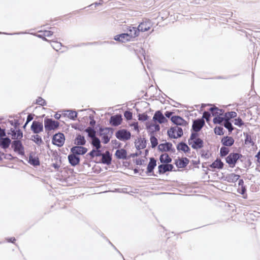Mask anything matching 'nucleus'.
<instances>
[{
  "label": "nucleus",
  "mask_w": 260,
  "mask_h": 260,
  "mask_svg": "<svg viewBox=\"0 0 260 260\" xmlns=\"http://www.w3.org/2000/svg\"><path fill=\"white\" fill-rule=\"evenodd\" d=\"M198 136L197 133H192L188 140L189 145L194 149H200L203 147V141L200 138H198Z\"/></svg>",
  "instance_id": "f257e3e1"
},
{
  "label": "nucleus",
  "mask_w": 260,
  "mask_h": 260,
  "mask_svg": "<svg viewBox=\"0 0 260 260\" xmlns=\"http://www.w3.org/2000/svg\"><path fill=\"white\" fill-rule=\"evenodd\" d=\"M59 126V122L51 118L44 119V127L46 131H51L57 129Z\"/></svg>",
  "instance_id": "f03ea898"
},
{
  "label": "nucleus",
  "mask_w": 260,
  "mask_h": 260,
  "mask_svg": "<svg viewBox=\"0 0 260 260\" xmlns=\"http://www.w3.org/2000/svg\"><path fill=\"white\" fill-rule=\"evenodd\" d=\"M242 156L241 154L238 153H231L225 158L226 162L230 167L234 168L237 160Z\"/></svg>",
  "instance_id": "7ed1b4c3"
},
{
  "label": "nucleus",
  "mask_w": 260,
  "mask_h": 260,
  "mask_svg": "<svg viewBox=\"0 0 260 260\" xmlns=\"http://www.w3.org/2000/svg\"><path fill=\"white\" fill-rule=\"evenodd\" d=\"M168 134L170 138L176 139L181 137L183 132L181 127L176 126L170 128L168 131Z\"/></svg>",
  "instance_id": "20e7f679"
},
{
  "label": "nucleus",
  "mask_w": 260,
  "mask_h": 260,
  "mask_svg": "<svg viewBox=\"0 0 260 260\" xmlns=\"http://www.w3.org/2000/svg\"><path fill=\"white\" fill-rule=\"evenodd\" d=\"M153 24L149 19H144L139 24L138 29L139 31L145 32L150 30L152 27Z\"/></svg>",
  "instance_id": "39448f33"
},
{
  "label": "nucleus",
  "mask_w": 260,
  "mask_h": 260,
  "mask_svg": "<svg viewBox=\"0 0 260 260\" xmlns=\"http://www.w3.org/2000/svg\"><path fill=\"white\" fill-rule=\"evenodd\" d=\"M100 136L104 144L108 143L111 137L110 128L108 127L100 128Z\"/></svg>",
  "instance_id": "423d86ee"
},
{
  "label": "nucleus",
  "mask_w": 260,
  "mask_h": 260,
  "mask_svg": "<svg viewBox=\"0 0 260 260\" xmlns=\"http://www.w3.org/2000/svg\"><path fill=\"white\" fill-rule=\"evenodd\" d=\"M116 138L121 141H126L131 138V133L125 129L118 131L115 134Z\"/></svg>",
  "instance_id": "0eeeda50"
},
{
  "label": "nucleus",
  "mask_w": 260,
  "mask_h": 260,
  "mask_svg": "<svg viewBox=\"0 0 260 260\" xmlns=\"http://www.w3.org/2000/svg\"><path fill=\"white\" fill-rule=\"evenodd\" d=\"M64 136L62 133H57L54 135L52 138V143L53 144L59 147L62 146L64 143Z\"/></svg>",
  "instance_id": "6e6552de"
},
{
  "label": "nucleus",
  "mask_w": 260,
  "mask_h": 260,
  "mask_svg": "<svg viewBox=\"0 0 260 260\" xmlns=\"http://www.w3.org/2000/svg\"><path fill=\"white\" fill-rule=\"evenodd\" d=\"M153 120L155 123L159 124L165 123L168 122V120L164 116L160 111H156L153 117Z\"/></svg>",
  "instance_id": "1a4fd4ad"
},
{
  "label": "nucleus",
  "mask_w": 260,
  "mask_h": 260,
  "mask_svg": "<svg viewBox=\"0 0 260 260\" xmlns=\"http://www.w3.org/2000/svg\"><path fill=\"white\" fill-rule=\"evenodd\" d=\"M12 147L14 151L17 152L20 155L24 154V147L22 143L19 140L14 141L12 143Z\"/></svg>",
  "instance_id": "9d476101"
},
{
  "label": "nucleus",
  "mask_w": 260,
  "mask_h": 260,
  "mask_svg": "<svg viewBox=\"0 0 260 260\" xmlns=\"http://www.w3.org/2000/svg\"><path fill=\"white\" fill-rule=\"evenodd\" d=\"M129 38L132 40L135 38L138 37L139 35V31L138 27L129 26L127 27V32Z\"/></svg>",
  "instance_id": "9b49d317"
},
{
  "label": "nucleus",
  "mask_w": 260,
  "mask_h": 260,
  "mask_svg": "<svg viewBox=\"0 0 260 260\" xmlns=\"http://www.w3.org/2000/svg\"><path fill=\"white\" fill-rule=\"evenodd\" d=\"M171 120L172 122L177 125L186 126L188 124L186 121L179 116H173L171 117Z\"/></svg>",
  "instance_id": "f8f14e48"
},
{
  "label": "nucleus",
  "mask_w": 260,
  "mask_h": 260,
  "mask_svg": "<svg viewBox=\"0 0 260 260\" xmlns=\"http://www.w3.org/2000/svg\"><path fill=\"white\" fill-rule=\"evenodd\" d=\"M87 151V149L85 147L76 146L73 147L71 149V152L75 155H83Z\"/></svg>",
  "instance_id": "ddd939ff"
},
{
  "label": "nucleus",
  "mask_w": 260,
  "mask_h": 260,
  "mask_svg": "<svg viewBox=\"0 0 260 260\" xmlns=\"http://www.w3.org/2000/svg\"><path fill=\"white\" fill-rule=\"evenodd\" d=\"M205 124V121L203 119H199L193 121L192 124V129L196 133L200 131Z\"/></svg>",
  "instance_id": "4468645a"
},
{
  "label": "nucleus",
  "mask_w": 260,
  "mask_h": 260,
  "mask_svg": "<svg viewBox=\"0 0 260 260\" xmlns=\"http://www.w3.org/2000/svg\"><path fill=\"white\" fill-rule=\"evenodd\" d=\"M174 168V166L171 164H162L158 167V172L159 174H164L168 171H172Z\"/></svg>",
  "instance_id": "2eb2a0df"
},
{
  "label": "nucleus",
  "mask_w": 260,
  "mask_h": 260,
  "mask_svg": "<svg viewBox=\"0 0 260 260\" xmlns=\"http://www.w3.org/2000/svg\"><path fill=\"white\" fill-rule=\"evenodd\" d=\"M189 163V159L186 157L178 158L175 160V164L178 168H183Z\"/></svg>",
  "instance_id": "dca6fc26"
},
{
  "label": "nucleus",
  "mask_w": 260,
  "mask_h": 260,
  "mask_svg": "<svg viewBox=\"0 0 260 260\" xmlns=\"http://www.w3.org/2000/svg\"><path fill=\"white\" fill-rule=\"evenodd\" d=\"M31 128L34 133L38 134L43 131V125L40 122L34 121L31 126Z\"/></svg>",
  "instance_id": "f3484780"
},
{
  "label": "nucleus",
  "mask_w": 260,
  "mask_h": 260,
  "mask_svg": "<svg viewBox=\"0 0 260 260\" xmlns=\"http://www.w3.org/2000/svg\"><path fill=\"white\" fill-rule=\"evenodd\" d=\"M114 39L115 41L121 43H126L131 41L128 35L126 33L117 35L114 37Z\"/></svg>",
  "instance_id": "a211bd4d"
},
{
  "label": "nucleus",
  "mask_w": 260,
  "mask_h": 260,
  "mask_svg": "<svg viewBox=\"0 0 260 260\" xmlns=\"http://www.w3.org/2000/svg\"><path fill=\"white\" fill-rule=\"evenodd\" d=\"M68 159L70 164L73 166L78 165L80 162L79 157L73 153L68 155Z\"/></svg>",
  "instance_id": "6ab92c4d"
},
{
  "label": "nucleus",
  "mask_w": 260,
  "mask_h": 260,
  "mask_svg": "<svg viewBox=\"0 0 260 260\" xmlns=\"http://www.w3.org/2000/svg\"><path fill=\"white\" fill-rule=\"evenodd\" d=\"M10 131L11 132L9 134L11 135L13 139L19 140L23 137V133L20 129L15 131L11 129Z\"/></svg>",
  "instance_id": "aec40b11"
},
{
  "label": "nucleus",
  "mask_w": 260,
  "mask_h": 260,
  "mask_svg": "<svg viewBox=\"0 0 260 260\" xmlns=\"http://www.w3.org/2000/svg\"><path fill=\"white\" fill-rule=\"evenodd\" d=\"M122 120L121 115H116L113 116L111 117L110 123L113 126H118L121 124Z\"/></svg>",
  "instance_id": "412c9836"
},
{
  "label": "nucleus",
  "mask_w": 260,
  "mask_h": 260,
  "mask_svg": "<svg viewBox=\"0 0 260 260\" xmlns=\"http://www.w3.org/2000/svg\"><path fill=\"white\" fill-rule=\"evenodd\" d=\"M111 156L108 151H106L105 153H103L102 155L101 162L104 164L109 165L111 162Z\"/></svg>",
  "instance_id": "4be33fe9"
},
{
  "label": "nucleus",
  "mask_w": 260,
  "mask_h": 260,
  "mask_svg": "<svg viewBox=\"0 0 260 260\" xmlns=\"http://www.w3.org/2000/svg\"><path fill=\"white\" fill-rule=\"evenodd\" d=\"M172 147V144L168 142L160 144L158 147L159 150L162 152L169 151L171 150Z\"/></svg>",
  "instance_id": "5701e85b"
},
{
  "label": "nucleus",
  "mask_w": 260,
  "mask_h": 260,
  "mask_svg": "<svg viewBox=\"0 0 260 260\" xmlns=\"http://www.w3.org/2000/svg\"><path fill=\"white\" fill-rule=\"evenodd\" d=\"M224 164L220 159L217 158L214 162L211 164L209 167L212 169H222L223 168Z\"/></svg>",
  "instance_id": "b1692460"
},
{
  "label": "nucleus",
  "mask_w": 260,
  "mask_h": 260,
  "mask_svg": "<svg viewBox=\"0 0 260 260\" xmlns=\"http://www.w3.org/2000/svg\"><path fill=\"white\" fill-rule=\"evenodd\" d=\"M234 139L231 137H224L221 139L222 144L225 146H231L234 143Z\"/></svg>",
  "instance_id": "393cba45"
},
{
  "label": "nucleus",
  "mask_w": 260,
  "mask_h": 260,
  "mask_svg": "<svg viewBox=\"0 0 260 260\" xmlns=\"http://www.w3.org/2000/svg\"><path fill=\"white\" fill-rule=\"evenodd\" d=\"M147 129L151 132H154L159 131L160 129V126L157 123H148L146 124Z\"/></svg>",
  "instance_id": "a878e982"
},
{
  "label": "nucleus",
  "mask_w": 260,
  "mask_h": 260,
  "mask_svg": "<svg viewBox=\"0 0 260 260\" xmlns=\"http://www.w3.org/2000/svg\"><path fill=\"white\" fill-rule=\"evenodd\" d=\"M115 155L118 159H125L127 156V152L124 149H118L116 151Z\"/></svg>",
  "instance_id": "bb28decb"
},
{
  "label": "nucleus",
  "mask_w": 260,
  "mask_h": 260,
  "mask_svg": "<svg viewBox=\"0 0 260 260\" xmlns=\"http://www.w3.org/2000/svg\"><path fill=\"white\" fill-rule=\"evenodd\" d=\"M156 166V161L154 158H151L150 161L148 165L147 168V172L148 173H150L153 172L155 167Z\"/></svg>",
  "instance_id": "cd10ccee"
},
{
  "label": "nucleus",
  "mask_w": 260,
  "mask_h": 260,
  "mask_svg": "<svg viewBox=\"0 0 260 260\" xmlns=\"http://www.w3.org/2000/svg\"><path fill=\"white\" fill-rule=\"evenodd\" d=\"M11 143V140L8 138L0 139V146L4 149L8 148Z\"/></svg>",
  "instance_id": "c85d7f7f"
},
{
  "label": "nucleus",
  "mask_w": 260,
  "mask_h": 260,
  "mask_svg": "<svg viewBox=\"0 0 260 260\" xmlns=\"http://www.w3.org/2000/svg\"><path fill=\"white\" fill-rule=\"evenodd\" d=\"M159 159L160 162L163 164H169L172 161V158L166 153L162 154L160 156Z\"/></svg>",
  "instance_id": "c756f323"
},
{
  "label": "nucleus",
  "mask_w": 260,
  "mask_h": 260,
  "mask_svg": "<svg viewBox=\"0 0 260 260\" xmlns=\"http://www.w3.org/2000/svg\"><path fill=\"white\" fill-rule=\"evenodd\" d=\"M239 178L240 176L235 173L230 174L226 176L227 181L229 182L232 183L236 182L239 179Z\"/></svg>",
  "instance_id": "7c9ffc66"
},
{
  "label": "nucleus",
  "mask_w": 260,
  "mask_h": 260,
  "mask_svg": "<svg viewBox=\"0 0 260 260\" xmlns=\"http://www.w3.org/2000/svg\"><path fill=\"white\" fill-rule=\"evenodd\" d=\"M29 163L34 166H39L40 161L38 157L30 154L29 156Z\"/></svg>",
  "instance_id": "2f4dec72"
},
{
  "label": "nucleus",
  "mask_w": 260,
  "mask_h": 260,
  "mask_svg": "<svg viewBox=\"0 0 260 260\" xmlns=\"http://www.w3.org/2000/svg\"><path fill=\"white\" fill-rule=\"evenodd\" d=\"M85 143L84 137L80 135H78L75 140V144L77 145H83Z\"/></svg>",
  "instance_id": "473e14b6"
},
{
  "label": "nucleus",
  "mask_w": 260,
  "mask_h": 260,
  "mask_svg": "<svg viewBox=\"0 0 260 260\" xmlns=\"http://www.w3.org/2000/svg\"><path fill=\"white\" fill-rule=\"evenodd\" d=\"M210 111L211 112L213 116H217L222 115L223 111L221 109H219L216 107L211 108Z\"/></svg>",
  "instance_id": "72a5a7b5"
},
{
  "label": "nucleus",
  "mask_w": 260,
  "mask_h": 260,
  "mask_svg": "<svg viewBox=\"0 0 260 260\" xmlns=\"http://www.w3.org/2000/svg\"><path fill=\"white\" fill-rule=\"evenodd\" d=\"M88 154L90 155L92 158H93L95 156H102L103 153H102L100 149L95 148V150H92L91 151H90Z\"/></svg>",
  "instance_id": "f704fd0d"
},
{
  "label": "nucleus",
  "mask_w": 260,
  "mask_h": 260,
  "mask_svg": "<svg viewBox=\"0 0 260 260\" xmlns=\"http://www.w3.org/2000/svg\"><path fill=\"white\" fill-rule=\"evenodd\" d=\"M136 144L139 149H143L146 146V141L142 139H138Z\"/></svg>",
  "instance_id": "c9c22d12"
},
{
  "label": "nucleus",
  "mask_w": 260,
  "mask_h": 260,
  "mask_svg": "<svg viewBox=\"0 0 260 260\" xmlns=\"http://www.w3.org/2000/svg\"><path fill=\"white\" fill-rule=\"evenodd\" d=\"M91 144L96 149H100L101 147L100 141L96 137L92 139Z\"/></svg>",
  "instance_id": "e433bc0d"
},
{
  "label": "nucleus",
  "mask_w": 260,
  "mask_h": 260,
  "mask_svg": "<svg viewBox=\"0 0 260 260\" xmlns=\"http://www.w3.org/2000/svg\"><path fill=\"white\" fill-rule=\"evenodd\" d=\"M178 149L184 152H188L190 150L189 147L184 143H180L178 146Z\"/></svg>",
  "instance_id": "4c0bfd02"
},
{
  "label": "nucleus",
  "mask_w": 260,
  "mask_h": 260,
  "mask_svg": "<svg viewBox=\"0 0 260 260\" xmlns=\"http://www.w3.org/2000/svg\"><path fill=\"white\" fill-rule=\"evenodd\" d=\"M85 132L88 133V135L91 139L95 137V131L91 127H88L85 129Z\"/></svg>",
  "instance_id": "58836bf2"
},
{
  "label": "nucleus",
  "mask_w": 260,
  "mask_h": 260,
  "mask_svg": "<svg viewBox=\"0 0 260 260\" xmlns=\"http://www.w3.org/2000/svg\"><path fill=\"white\" fill-rule=\"evenodd\" d=\"M230 150L228 147H222L220 150V156L223 157L229 153Z\"/></svg>",
  "instance_id": "ea45409f"
},
{
  "label": "nucleus",
  "mask_w": 260,
  "mask_h": 260,
  "mask_svg": "<svg viewBox=\"0 0 260 260\" xmlns=\"http://www.w3.org/2000/svg\"><path fill=\"white\" fill-rule=\"evenodd\" d=\"M51 46L56 51L60 50L61 48V44L59 42L53 41L51 44Z\"/></svg>",
  "instance_id": "a19ab883"
},
{
  "label": "nucleus",
  "mask_w": 260,
  "mask_h": 260,
  "mask_svg": "<svg viewBox=\"0 0 260 260\" xmlns=\"http://www.w3.org/2000/svg\"><path fill=\"white\" fill-rule=\"evenodd\" d=\"M237 116V113L235 112L231 111L227 112L225 114V119L229 120L230 118H234Z\"/></svg>",
  "instance_id": "79ce46f5"
},
{
  "label": "nucleus",
  "mask_w": 260,
  "mask_h": 260,
  "mask_svg": "<svg viewBox=\"0 0 260 260\" xmlns=\"http://www.w3.org/2000/svg\"><path fill=\"white\" fill-rule=\"evenodd\" d=\"M32 140L38 145H40L43 143L41 137L39 135H34L32 136Z\"/></svg>",
  "instance_id": "37998d69"
},
{
  "label": "nucleus",
  "mask_w": 260,
  "mask_h": 260,
  "mask_svg": "<svg viewBox=\"0 0 260 260\" xmlns=\"http://www.w3.org/2000/svg\"><path fill=\"white\" fill-rule=\"evenodd\" d=\"M224 126L227 129H228L229 131L231 132L233 130V128L232 127L231 123L229 121L228 119H225V121L224 123Z\"/></svg>",
  "instance_id": "c03bdc74"
},
{
  "label": "nucleus",
  "mask_w": 260,
  "mask_h": 260,
  "mask_svg": "<svg viewBox=\"0 0 260 260\" xmlns=\"http://www.w3.org/2000/svg\"><path fill=\"white\" fill-rule=\"evenodd\" d=\"M150 140L152 148H154L157 145L158 141L156 137L154 136H151Z\"/></svg>",
  "instance_id": "a18cd8bd"
},
{
  "label": "nucleus",
  "mask_w": 260,
  "mask_h": 260,
  "mask_svg": "<svg viewBox=\"0 0 260 260\" xmlns=\"http://www.w3.org/2000/svg\"><path fill=\"white\" fill-rule=\"evenodd\" d=\"M214 132L216 135H222L224 134L223 128L221 126H216L214 128Z\"/></svg>",
  "instance_id": "49530a36"
},
{
  "label": "nucleus",
  "mask_w": 260,
  "mask_h": 260,
  "mask_svg": "<svg viewBox=\"0 0 260 260\" xmlns=\"http://www.w3.org/2000/svg\"><path fill=\"white\" fill-rule=\"evenodd\" d=\"M36 104L41 106H45L46 105V102L42 98L38 97L36 100Z\"/></svg>",
  "instance_id": "de8ad7c7"
},
{
  "label": "nucleus",
  "mask_w": 260,
  "mask_h": 260,
  "mask_svg": "<svg viewBox=\"0 0 260 260\" xmlns=\"http://www.w3.org/2000/svg\"><path fill=\"white\" fill-rule=\"evenodd\" d=\"M224 118L220 116H215L213 119V122L214 123H221L224 120Z\"/></svg>",
  "instance_id": "09e8293b"
},
{
  "label": "nucleus",
  "mask_w": 260,
  "mask_h": 260,
  "mask_svg": "<svg viewBox=\"0 0 260 260\" xmlns=\"http://www.w3.org/2000/svg\"><path fill=\"white\" fill-rule=\"evenodd\" d=\"M68 116L69 118L74 119L77 116V114L75 111H68Z\"/></svg>",
  "instance_id": "8fccbe9b"
},
{
  "label": "nucleus",
  "mask_w": 260,
  "mask_h": 260,
  "mask_svg": "<svg viewBox=\"0 0 260 260\" xmlns=\"http://www.w3.org/2000/svg\"><path fill=\"white\" fill-rule=\"evenodd\" d=\"M53 32L49 30H44L43 31V34L42 35L44 37L43 39L45 41H47V40L45 38V37H50L53 35Z\"/></svg>",
  "instance_id": "3c124183"
},
{
  "label": "nucleus",
  "mask_w": 260,
  "mask_h": 260,
  "mask_svg": "<svg viewBox=\"0 0 260 260\" xmlns=\"http://www.w3.org/2000/svg\"><path fill=\"white\" fill-rule=\"evenodd\" d=\"M124 116L127 120H131L133 118V114L131 112L126 111L124 113Z\"/></svg>",
  "instance_id": "603ef678"
},
{
  "label": "nucleus",
  "mask_w": 260,
  "mask_h": 260,
  "mask_svg": "<svg viewBox=\"0 0 260 260\" xmlns=\"http://www.w3.org/2000/svg\"><path fill=\"white\" fill-rule=\"evenodd\" d=\"M234 124L239 126H241L244 124L243 122L240 118H238L235 119Z\"/></svg>",
  "instance_id": "864d4df0"
},
{
  "label": "nucleus",
  "mask_w": 260,
  "mask_h": 260,
  "mask_svg": "<svg viewBox=\"0 0 260 260\" xmlns=\"http://www.w3.org/2000/svg\"><path fill=\"white\" fill-rule=\"evenodd\" d=\"M148 116L147 114L143 113L142 114H139V120L142 121H146L148 119Z\"/></svg>",
  "instance_id": "5fc2aeb1"
},
{
  "label": "nucleus",
  "mask_w": 260,
  "mask_h": 260,
  "mask_svg": "<svg viewBox=\"0 0 260 260\" xmlns=\"http://www.w3.org/2000/svg\"><path fill=\"white\" fill-rule=\"evenodd\" d=\"M238 192L242 194H244L245 192H246V188L244 185L239 186V188L238 189Z\"/></svg>",
  "instance_id": "6e6d98bb"
},
{
  "label": "nucleus",
  "mask_w": 260,
  "mask_h": 260,
  "mask_svg": "<svg viewBox=\"0 0 260 260\" xmlns=\"http://www.w3.org/2000/svg\"><path fill=\"white\" fill-rule=\"evenodd\" d=\"M210 117V114L208 112H204L203 115V118H205L206 121L208 122L209 121V118Z\"/></svg>",
  "instance_id": "4d7b16f0"
},
{
  "label": "nucleus",
  "mask_w": 260,
  "mask_h": 260,
  "mask_svg": "<svg viewBox=\"0 0 260 260\" xmlns=\"http://www.w3.org/2000/svg\"><path fill=\"white\" fill-rule=\"evenodd\" d=\"M245 143L246 144H251V145H253L254 144L253 141L251 140V137H248V136L247 137L246 139H245Z\"/></svg>",
  "instance_id": "13d9d810"
},
{
  "label": "nucleus",
  "mask_w": 260,
  "mask_h": 260,
  "mask_svg": "<svg viewBox=\"0 0 260 260\" xmlns=\"http://www.w3.org/2000/svg\"><path fill=\"white\" fill-rule=\"evenodd\" d=\"M131 126H134V129L135 131H137L138 132H139V125H138V122H134V123L131 124Z\"/></svg>",
  "instance_id": "bf43d9fd"
},
{
  "label": "nucleus",
  "mask_w": 260,
  "mask_h": 260,
  "mask_svg": "<svg viewBox=\"0 0 260 260\" xmlns=\"http://www.w3.org/2000/svg\"><path fill=\"white\" fill-rule=\"evenodd\" d=\"M173 113V112H170V111H166V112H165V116H166L167 117L169 118V117H170L172 115Z\"/></svg>",
  "instance_id": "052dcab7"
},
{
  "label": "nucleus",
  "mask_w": 260,
  "mask_h": 260,
  "mask_svg": "<svg viewBox=\"0 0 260 260\" xmlns=\"http://www.w3.org/2000/svg\"><path fill=\"white\" fill-rule=\"evenodd\" d=\"M33 119L32 116L31 115H28L27 117V120L25 124H26L28 122L31 121Z\"/></svg>",
  "instance_id": "680f3d73"
},
{
  "label": "nucleus",
  "mask_w": 260,
  "mask_h": 260,
  "mask_svg": "<svg viewBox=\"0 0 260 260\" xmlns=\"http://www.w3.org/2000/svg\"><path fill=\"white\" fill-rule=\"evenodd\" d=\"M6 136L5 130L1 128L0 129V137H3Z\"/></svg>",
  "instance_id": "e2e57ef3"
},
{
  "label": "nucleus",
  "mask_w": 260,
  "mask_h": 260,
  "mask_svg": "<svg viewBox=\"0 0 260 260\" xmlns=\"http://www.w3.org/2000/svg\"><path fill=\"white\" fill-rule=\"evenodd\" d=\"M255 157L257 158V161L260 164V151L257 153Z\"/></svg>",
  "instance_id": "0e129e2a"
},
{
  "label": "nucleus",
  "mask_w": 260,
  "mask_h": 260,
  "mask_svg": "<svg viewBox=\"0 0 260 260\" xmlns=\"http://www.w3.org/2000/svg\"><path fill=\"white\" fill-rule=\"evenodd\" d=\"M7 241L9 242L14 243L16 241V239L14 237H12L10 239H7Z\"/></svg>",
  "instance_id": "69168bd1"
},
{
  "label": "nucleus",
  "mask_w": 260,
  "mask_h": 260,
  "mask_svg": "<svg viewBox=\"0 0 260 260\" xmlns=\"http://www.w3.org/2000/svg\"><path fill=\"white\" fill-rule=\"evenodd\" d=\"M239 186H243L244 185V181L242 179H240L239 181Z\"/></svg>",
  "instance_id": "338daca9"
},
{
  "label": "nucleus",
  "mask_w": 260,
  "mask_h": 260,
  "mask_svg": "<svg viewBox=\"0 0 260 260\" xmlns=\"http://www.w3.org/2000/svg\"><path fill=\"white\" fill-rule=\"evenodd\" d=\"M61 117V115L60 114H57L56 113L55 115H54V117L56 119H59Z\"/></svg>",
  "instance_id": "774afa93"
}]
</instances>
